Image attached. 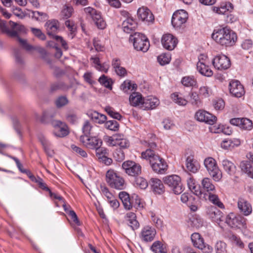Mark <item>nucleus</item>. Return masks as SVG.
Masks as SVG:
<instances>
[{"label":"nucleus","mask_w":253,"mask_h":253,"mask_svg":"<svg viewBox=\"0 0 253 253\" xmlns=\"http://www.w3.org/2000/svg\"><path fill=\"white\" fill-rule=\"evenodd\" d=\"M105 126L107 128L113 131L118 130L119 127V123L115 120L106 122Z\"/></svg>","instance_id":"55"},{"label":"nucleus","mask_w":253,"mask_h":253,"mask_svg":"<svg viewBox=\"0 0 253 253\" xmlns=\"http://www.w3.org/2000/svg\"><path fill=\"white\" fill-rule=\"evenodd\" d=\"M91 119L96 123L103 124L107 120V117L97 112H94L91 114Z\"/></svg>","instance_id":"42"},{"label":"nucleus","mask_w":253,"mask_h":253,"mask_svg":"<svg viewBox=\"0 0 253 253\" xmlns=\"http://www.w3.org/2000/svg\"><path fill=\"white\" fill-rule=\"evenodd\" d=\"M212 62L214 67L219 70L227 69L231 65L230 59L224 55L215 56Z\"/></svg>","instance_id":"13"},{"label":"nucleus","mask_w":253,"mask_h":253,"mask_svg":"<svg viewBox=\"0 0 253 253\" xmlns=\"http://www.w3.org/2000/svg\"><path fill=\"white\" fill-rule=\"evenodd\" d=\"M114 158L119 162H121L125 159V153L121 148L116 149L113 153Z\"/></svg>","instance_id":"59"},{"label":"nucleus","mask_w":253,"mask_h":253,"mask_svg":"<svg viewBox=\"0 0 253 253\" xmlns=\"http://www.w3.org/2000/svg\"><path fill=\"white\" fill-rule=\"evenodd\" d=\"M32 17L39 22H43L48 19V16L46 13L38 11H33L32 12Z\"/></svg>","instance_id":"38"},{"label":"nucleus","mask_w":253,"mask_h":253,"mask_svg":"<svg viewBox=\"0 0 253 253\" xmlns=\"http://www.w3.org/2000/svg\"><path fill=\"white\" fill-rule=\"evenodd\" d=\"M190 101L193 106L199 107L201 104L199 96L196 92H192L190 94Z\"/></svg>","instance_id":"56"},{"label":"nucleus","mask_w":253,"mask_h":253,"mask_svg":"<svg viewBox=\"0 0 253 253\" xmlns=\"http://www.w3.org/2000/svg\"><path fill=\"white\" fill-rule=\"evenodd\" d=\"M71 148L73 152L78 156L82 157L83 158H86L87 154L86 152L80 147L76 146L74 144L71 145Z\"/></svg>","instance_id":"52"},{"label":"nucleus","mask_w":253,"mask_h":253,"mask_svg":"<svg viewBox=\"0 0 253 253\" xmlns=\"http://www.w3.org/2000/svg\"><path fill=\"white\" fill-rule=\"evenodd\" d=\"M126 220L127 221V224L134 230L139 227V223L136 220L135 213L132 212H128L126 215Z\"/></svg>","instance_id":"27"},{"label":"nucleus","mask_w":253,"mask_h":253,"mask_svg":"<svg viewBox=\"0 0 253 253\" xmlns=\"http://www.w3.org/2000/svg\"><path fill=\"white\" fill-rule=\"evenodd\" d=\"M159 104V100L153 96H148L143 99L142 103L143 109H153Z\"/></svg>","instance_id":"24"},{"label":"nucleus","mask_w":253,"mask_h":253,"mask_svg":"<svg viewBox=\"0 0 253 253\" xmlns=\"http://www.w3.org/2000/svg\"><path fill=\"white\" fill-rule=\"evenodd\" d=\"M229 86L230 92L235 97H241L245 93L243 86L239 81H232Z\"/></svg>","instance_id":"18"},{"label":"nucleus","mask_w":253,"mask_h":253,"mask_svg":"<svg viewBox=\"0 0 253 253\" xmlns=\"http://www.w3.org/2000/svg\"><path fill=\"white\" fill-rule=\"evenodd\" d=\"M181 83L186 86H195L196 84V81L193 77H185L183 78Z\"/></svg>","instance_id":"53"},{"label":"nucleus","mask_w":253,"mask_h":253,"mask_svg":"<svg viewBox=\"0 0 253 253\" xmlns=\"http://www.w3.org/2000/svg\"><path fill=\"white\" fill-rule=\"evenodd\" d=\"M10 28L11 29V31H16L17 33L18 32H22L25 31V27L19 23L14 22L12 21L9 22ZM20 45L27 51H31L36 49V48L32 45H30L27 42L26 40L22 39L19 37L17 35L15 37Z\"/></svg>","instance_id":"6"},{"label":"nucleus","mask_w":253,"mask_h":253,"mask_svg":"<svg viewBox=\"0 0 253 253\" xmlns=\"http://www.w3.org/2000/svg\"><path fill=\"white\" fill-rule=\"evenodd\" d=\"M238 207L240 211L245 216H248L252 213L251 205L244 198H239L238 199Z\"/></svg>","instance_id":"22"},{"label":"nucleus","mask_w":253,"mask_h":253,"mask_svg":"<svg viewBox=\"0 0 253 253\" xmlns=\"http://www.w3.org/2000/svg\"><path fill=\"white\" fill-rule=\"evenodd\" d=\"M84 11L92 19L98 28L104 29L106 27V23L102 18L100 12L90 7L84 8Z\"/></svg>","instance_id":"8"},{"label":"nucleus","mask_w":253,"mask_h":253,"mask_svg":"<svg viewBox=\"0 0 253 253\" xmlns=\"http://www.w3.org/2000/svg\"><path fill=\"white\" fill-rule=\"evenodd\" d=\"M208 112L205 111L199 110L195 114V118L200 122H204Z\"/></svg>","instance_id":"64"},{"label":"nucleus","mask_w":253,"mask_h":253,"mask_svg":"<svg viewBox=\"0 0 253 253\" xmlns=\"http://www.w3.org/2000/svg\"><path fill=\"white\" fill-rule=\"evenodd\" d=\"M165 183L172 188L175 194H181L183 191L181 178L178 175H169L164 178Z\"/></svg>","instance_id":"5"},{"label":"nucleus","mask_w":253,"mask_h":253,"mask_svg":"<svg viewBox=\"0 0 253 253\" xmlns=\"http://www.w3.org/2000/svg\"><path fill=\"white\" fill-rule=\"evenodd\" d=\"M216 253H227L226 244L221 241H217L214 246Z\"/></svg>","instance_id":"41"},{"label":"nucleus","mask_w":253,"mask_h":253,"mask_svg":"<svg viewBox=\"0 0 253 253\" xmlns=\"http://www.w3.org/2000/svg\"><path fill=\"white\" fill-rule=\"evenodd\" d=\"M93 129V126L91 123L88 121H85L82 126V131L84 133L83 135L90 136Z\"/></svg>","instance_id":"44"},{"label":"nucleus","mask_w":253,"mask_h":253,"mask_svg":"<svg viewBox=\"0 0 253 253\" xmlns=\"http://www.w3.org/2000/svg\"><path fill=\"white\" fill-rule=\"evenodd\" d=\"M69 102L66 96H61L55 100V103L57 108H61L66 105Z\"/></svg>","instance_id":"57"},{"label":"nucleus","mask_w":253,"mask_h":253,"mask_svg":"<svg viewBox=\"0 0 253 253\" xmlns=\"http://www.w3.org/2000/svg\"><path fill=\"white\" fill-rule=\"evenodd\" d=\"M213 10L219 14H228V12L233 9V6L231 3L221 5L220 7L214 6Z\"/></svg>","instance_id":"32"},{"label":"nucleus","mask_w":253,"mask_h":253,"mask_svg":"<svg viewBox=\"0 0 253 253\" xmlns=\"http://www.w3.org/2000/svg\"><path fill=\"white\" fill-rule=\"evenodd\" d=\"M39 139L47 155L49 157H52L54 153L53 150L50 148V143L42 135L39 136Z\"/></svg>","instance_id":"31"},{"label":"nucleus","mask_w":253,"mask_h":253,"mask_svg":"<svg viewBox=\"0 0 253 253\" xmlns=\"http://www.w3.org/2000/svg\"><path fill=\"white\" fill-rule=\"evenodd\" d=\"M163 47L169 50H173L176 46L178 41L177 39L170 34H165L161 39Z\"/></svg>","instance_id":"15"},{"label":"nucleus","mask_w":253,"mask_h":253,"mask_svg":"<svg viewBox=\"0 0 253 253\" xmlns=\"http://www.w3.org/2000/svg\"><path fill=\"white\" fill-rule=\"evenodd\" d=\"M207 213L212 221L218 224L223 221L225 218L223 213L213 206H211L207 209Z\"/></svg>","instance_id":"17"},{"label":"nucleus","mask_w":253,"mask_h":253,"mask_svg":"<svg viewBox=\"0 0 253 253\" xmlns=\"http://www.w3.org/2000/svg\"><path fill=\"white\" fill-rule=\"evenodd\" d=\"M191 241L193 246L201 250L204 253H211L212 252V247L204 242V240L198 233H194L191 235Z\"/></svg>","instance_id":"7"},{"label":"nucleus","mask_w":253,"mask_h":253,"mask_svg":"<svg viewBox=\"0 0 253 253\" xmlns=\"http://www.w3.org/2000/svg\"><path fill=\"white\" fill-rule=\"evenodd\" d=\"M195 195L197 196L200 198H203L207 200L206 196L207 193H204L200 189V187L199 185L195 186L194 189H190Z\"/></svg>","instance_id":"60"},{"label":"nucleus","mask_w":253,"mask_h":253,"mask_svg":"<svg viewBox=\"0 0 253 253\" xmlns=\"http://www.w3.org/2000/svg\"><path fill=\"white\" fill-rule=\"evenodd\" d=\"M136 27L137 23L131 17L127 18L122 23V28L124 31L126 33H130L134 31Z\"/></svg>","instance_id":"26"},{"label":"nucleus","mask_w":253,"mask_h":253,"mask_svg":"<svg viewBox=\"0 0 253 253\" xmlns=\"http://www.w3.org/2000/svg\"><path fill=\"white\" fill-rule=\"evenodd\" d=\"M124 135L121 134H115L112 136L109 137L108 142L110 145L116 146L118 145Z\"/></svg>","instance_id":"46"},{"label":"nucleus","mask_w":253,"mask_h":253,"mask_svg":"<svg viewBox=\"0 0 253 253\" xmlns=\"http://www.w3.org/2000/svg\"><path fill=\"white\" fill-rule=\"evenodd\" d=\"M197 68L199 72L202 74L207 77H211L213 72L210 67L207 66L203 61L201 60L197 64Z\"/></svg>","instance_id":"30"},{"label":"nucleus","mask_w":253,"mask_h":253,"mask_svg":"<svg viewBox=\"0 0 253 253\" xmlns=\"http://www.w3.org/2000/svg\"><path fill=\"white\" fill-rule=\"evenodd\" d=\"M98 81L101 84L103 85L106 88L112 89V80L110 78L108 79L107 77L104 75L101 76L99 78Z\"/></svg>","instance_id":"51"},{"label":"nucleus","mask_w":253,"mask_h":253,"mask_svg":"<svg viewBox=\"0 0 253 253\" xmlns=\"http://www.w3.org/2000/svg\"><path fill=\"white\" fill-rule=\"evenodd\" d=\"M80 141L85 147L91 149L99 148L102 144V140L95 136L81 135Z\"/></svg>","instance_id":"10"},{"label":"nucleus","mask_w":253,"mask_h":253,"mask_svg":"<svg viewBox=\"0 0 253 253\" xmlns=\"http://www.w3.org/2000/svg\"><path fill=\"white\" fill-rule=\"evenodd\" d=\"M70 87V86L62 82H59L51 85V90L52 91H55L58 89L65 90L68 89Z\"/></svg>","instance_id":"47"},{"label":"nucleus","mask_w":253,"mask_h":253,"mask_svg":"<svg viewBox=\"0 0 253 253\" xmlns=\"http://www.w3.org/2000/svg\"><path fill=\"white\" fill-rule=\"evenodd\" d=\"M188 18V14L184 10L174 12L171 19V24L175 28H180L184 24Z\"/></svg>","instance_id":"12"},{"label":"nucleus","mask_w":253,"mask_h":253,"mask_svg":"<svg viewBox=\"0 0 253 253\" xmlns=\"http://www.w3.org/2000/svg\"><path fill=\"white\" fill-rule=\"evenodd\" d=\"M186 166L187 171L193 173L198 172L200 168V164L191 154L186 158Z\"/></svg>","instance_id":"21"},{"label":"nucleus","mask_w":253,"mask_h":253,"mask_svg":"<svg viewBox=\"0 0 253 253\" xmlns=\"http://www.w3.org/2000/svg\"><path fill=\"white\" fill-rule=\"evenodd\" d=\"M229 240L232 243V244L238 248L241 249L244 248V244L243 242L242 241L241 239L236 235H231L229 237Z\"/></svg>","instance_id":"48"},{"label":"nucleus","mask_w":253,"mask_h":253,"mask_svg":"<svg viewBox=\"0 0 253 253\" xmlns=\"http://www.w3.org/2000/svg\"><path fill=\"white\" fill-rule=\"evenodd\" d=\"M206 197L207 200L208 199L211 203L217 206L218 207L221 209L224 208L223 204L220 201L217 195L209 193L208 194H207Z\"/></svg>","instance_id":"34"},{"label":"nucleus","mask_w":253,"mask_h":253,"mask_svg":"<svg viewBox=\"0 0 253 253\" xmlns=\"http://www.w3.org/2000/svg\"><path fill=\"white\" fill-rule=\"evenodd\" d=\"M143 158L150 159L149 163L154 172L157 173H165L167 169L168 165L165 160L158 155H155L151 149H147L141 153Z\"/></svg>","instance_id":"2"},{"label":"nucleus","mask_w":253,"mask_h":253,"mask_svg":"<svg viewBox=\"0 0 253 253\" xmlns=\"http://www.w3.org/2000/svg\"><path fill=\"white\" fill-rule=\"evenodd\" d=\"M106 182L111 188L117 190H123L125 188V181L120 175H106Z\"/></svg>","instance_id":"9"},{"label":"nucleus","mask_w":253,"mask_h":253,"mask_svg":"<svg viewBox=\"0 0 253 253\" xmlns=\"http://www.w3.org/2000/svg\"><path fill=\"white\" fill-rule=\"evenodd\" d=\"M242 171L245 174H253L251 164L247 162H242L240 164Z\"/></svg>","instance_id":"54"},{"label":"nucleus","mask_w":253,"mask_h":253,"mask_svg":"<svg viewBox=\"0 0 253 253\" xmlns=\"http://www.w3.org/2000/svg\"><path fill=\"white\" fill-rule=\"evenodd\" d=\"M72 7L66 6L62 10L61 12V16L64 19H67L72 15Z\"/></svg>","instance_id":"62"},{"label":"nucleus","mask_w":253,"mask_h":253,"mask_svg":"<svg viewBox=\"0 0 253 253\" xmlns=\"http://www.w3.org/2000/svg\"><path fill=\"white\" fill-rule=\"evenodd\" d=\"M138 17L142 21L153 23L154 16L151 11L146 7L142 6L137 10Z\"/></svg>","instance_id":"20"},{"label":"nucleus","mask_w":253,"mask_h":253,"mask_svg":"<svg viewBox=\"0 0 253 253\" xmlns=\"http://www.w3.org/2000/svg\"><path fill=\"white\" fill-rule=\"evenodd\" d=\"M151 189L155 195H162L165 192V187L159 179L152 178L150 181Z\"/></svg>","instance_id":"19"},{"label":"nucleus","mask_w":253,"mask_h":253,"mask_svg":"<svg viewBox=\"0 0 253 253\" xmlns=\"http://www.w3.org/2000/svg\"><path fill=\"white\" fill-rule=\"evenodd\" d=\"M133 176V185L141 189H145L148 186L147 180L140 175H132Z\"/></svg>","instance_id":"28"},{"label":"nucleus","mask_w":253,"mask_h":253,"mask_svg":"<svg viewBox=\"0 0 253 253\" xmlns=\"http://www.w3.org/2000/svg\"><path fill=\"white\" fill-rule=\"evenodd\" d=\"M100 192L102 195L107 198V200L113 199L114 195L110 192L109 188L104 184H100Z\"/></svg>","instance_id":"43"},{"label":"nucleus","mask_w":253,"mask_h":253,"mask_svg":"<svg viewBox=\"0 0 253 253\" xmlns=\"http://www.w3.org/2000/svg\"><path fill=\"white\" fill-rule=\"evenodd\" d=\"M54 133L56 136L60 137L67 135L69 133L67 126L63 123V125H61L57 129H55Z\"/></svg>","instance_id":"37"},{"label":"nucleus","mask_w":253,"mask_h":253,"mask_svg":"<svg viewBox=\"0 0 253 253\" xmlns=\"http://www.w3.org/2000/svg\"><path fill=\"white\" fill-rule=\"evenodd\" d=\"M213 104L216 110H222L225 106V103L222 99H217L213 100Z\"/></svg>","instance_id":"63"},{"label":"nucleus","mask_w":253,"mask_h":253,"mask_svg":"<svg viewBox=\"0 0 253 253\" xmlns=\"http://www.w3.org/2000/svg\"><path fill=\"white\" fill-rule=\"evenodd\" d=\"M151 250L154 253H167L166 246L159 241H155L153 243L151 247Z\"/></svg>","instance_id":"33"},{"label":"nucleus","mask_w":253,"mask_h":253,"mask_svg":"<svg viewBox=\"0 0 253 253\" xmlns=\"http://www.w3.org/2000/svg\"><path fill=\"white\" fill-rule=\"evenodd\" d=\"M129 41L133 42V47L137 51H147L150 46L148 39L146 36L140 33H134L130 35Z\"/></svg>","instance_id":"3"},{"label":"nucleus","mask_w":253,"mask_h":253,"mask_svg":"<svg viewBox=\"0 0 253 253\" xmlns=\"http://www.w3.org/2000/svg\"><path fill=\"white\" fill-rule=\"evenodd\" d=\"M29 178L33 181H35L38 183L39 187L43 190L49 191L50 189L47 187L45 183L44 182L43 180L39 177H36L35 175H29Z\"/></svg>","instance_id":"36"},{"label":"nucleus","mask_w":253,"mask_h":253,"mask_svg":"<svg viewBox=\"0 0 253 253\" xmlns=\"http://www.w3.org/2000/svg\"><path fill=\"white\" fill-rule=\"evenodd\" d=\"M203 188L209 193L211 191L215 190V186L213 185L211 180L208 178H205L203 179L202 182Z\"/></svg>","instance_id":"40"},{"label":"nucleus","mask_w":253,"mask_h":253,"mask_svg":"<svg viewBox=\"0 0 253 253\" xmlns=\"http://www.w3.org/2000/svg\"><path fill=\"white\" fill-rule=\"evenodd\" d=\"M59 22L56 20H49L45 24V27L47 31V35L51 38L55 39L57 42L61 43L62 46L67 50L68 48L66 42L62 37L55 36L54 34L57 32L59 26Z\"/></svg>","instance_id":"4"},{"label":"nucleus","mask_w":253,"mask_h":253,"mask_svg":"<svg viewBox=\"0 0 253 253\" xmlns=\"http://www.w3.org/2000/svg\"><path fill=\"white\" fill-rule=\"evenodd\" d=\"M144 99L140 93L134 92L130 95L129 100L132 106H139L142 108V103Z\"/></svg>","instance_id":"25"},{"label":"nucleus","mask_w":253,"mask_h":253,"mask_svg":"<svg viewBox=\"0 0 253 253\" xmlns=\"http://www.w3.org/2000/svg\"><path fill=\"white\" fill-rule=\"evenodd\" d=\"M122 168L127 174H139L141 172V166L132 161H126L122 164Z\"/></svg>","instance_id":"16"},{"label":"nucleus","mask_w":253,"mask_h":253,"mask_svg":"<svg viewBox=\"0 0 253 253\" xmlns=\"http://www.w3.org/2000/svg\"><path fill=\"white\" fill-rule=\"evenodd\" d=\"M157 59L161 65H165L170 62V56L168 54H162L158 57Z\"/></svg>","instance_id":"58"},{"label":"nucleus","mask_w":253,"mask_h":253,"mask_svg":"<svg viewBox=\"0 0 253 253\" xmlns=\"http://www.w3.org/2000/svg\"><path fill=\"white\" fill-rule=\"evenodd\" d=\"M105 110L109 116L114 119L120 120L122 118L119 113L115 112L114 109L110 106H106L105 108Z\"/></svg>","instance_id":"50"},{"label":"nucleus","mask_w":253,"mask_h":253,"mask_svg":"<svg viewBox=\"0 0 253 253\" xmlns=\"http://www.w3.org/2000/svg\"><path fill=\"white\" fill-rule=\"evenodd\" d=\"M240 127L244 130H250L253 127L252 121L246 118H242L241 123Z\"/></svg>","instance_id":"45"},{"label":"nucleus","mask_w":253,"mask_h":253,"mask_svg":"<svg viewBox=\"0 0 253 253\" xmlns=\"http://www.w3.org/2000/svg\"><path fill=\"white\" fill-rule=\"evenodd\" d=\"M211 37L217 43L226 46L232 45L237 40L236 34L227 27L214 30Z\"/></svg>","instance_id":"1"},{"label":"nucleus","mask_w":253,"mask_h":253,"mask_svg":"<svg viewBox=\"0 0 253 253\" xmlns=\"http://www.w3.org/2000/svg\"><path fill=\"white\" fill-rule=\"evenodd\" d=\"M222 166L226 172L229 174L236 173V166L231 162L227 160H223Z\"/></svg>","instance_id":"35"},{"label":"nucleus","mask_w":253,"mask_h":253,"mask_svg":"<svg viewBox=\"0 0 253 253\" xmlns=\"http://www.w3.org/2000/svg\"><path fill=\"white\" fill-rule=\"evenodd\" d=\"M204 165L209 173L218 174L220 170L218 169L216 161L211 157H208L204 161Z\"/></svg>","instance_id":"23"},{"label":"nucleus","mask_w":253,"mask_h":253,"mask_svg":"<svg viewBox=\"0 0 253 253\" xmlns=\"http://www.w3.org/2000/svg\"><path fill=\"white\" fill-rule=\"evenodd\" d=\"M156 235V230L152 226L145 225L141 229L139 237L144 242H150L154 240Z\"/></svg>","instance_id":"11"},{"label":"nucleus","mask_w":253,"mask_h":253,"mask_svg":"<svg viewBox=\"0 0 253 253\" xmlns=\"http://www.w3.org/2000/svg\"><path fill=\"white\" fill-rule=\"evenodd\" d=\"M119 197L121 200L124 208L126 210H129L132 209V203L130 204L131 196L125 191L121 192L119 194Z\"/></svg>","instance_id":"29"},{"label":"nucleus","mask_w":253,"mask_h":253,"mask_svg":"<svg viewBox=\"0 0 253 253\" xmlns=\"http://www.w3.org/2000/svg\"><path fill=\"white\" fill-rule=\"evenodd\" d=\"M66 120L72 124L76 123L78 120V117L76 113L70 111L66 115Z\"/></svg>","instance_id":"61"},{"label":"nucleus","mask_w":253,"mask_h":253,"mask_svg":"<svg viewBox=\"0 0 253 253\" xmlns=\"http://www.w3.org/2000/svg\"><path fill=\"white\" fill-rule=\"evenodd\" d=\"M0 30L3 33H5L11 37H14L17 36L16 31H11L6 25L5 22L0 21Z\"/></svg>","instance_id":"39"},{"label":"nucleus","mask_w":253,"mask_h":253,"mask_svg":"<svg viewBox=\"0 0 253 253\" xmlns=\"http://www.w3.org/2000/svg\"><path fill=\"white\" fill-rule=\"evenodd\" d=\"M171 98L173 101L179 105L185 106L187 103V101L183 98L179 96L176 93H174L171 95Z\"/></svg>","instance_id":"49"},{"label":"nucleus","mask_w":253,"mask_h":253,"mask_svg":"<svg viewBox=\"0 0 253 253\" xmlns=\"http://www.w3.org/2000/svg\"><path fill=\"white\" fill-rule=\"evenodd\" d=\"M225 222L230 227H244L246 225V219L242 216H236L233 213L229 214L225 218Z\"/></svg>","instance_id":"14"}]
</instances>
